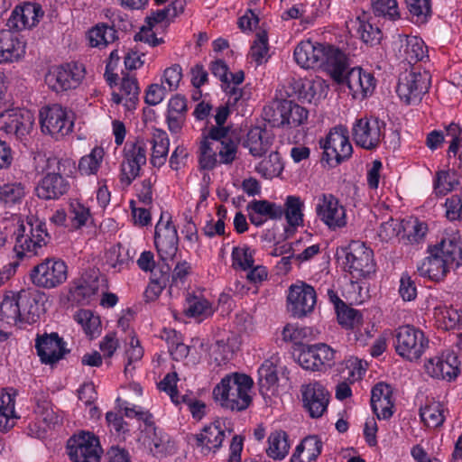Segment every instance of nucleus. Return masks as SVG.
I'll return each instance as SVG.
<instances>
[{
    "label": "nucleus",
    "instance_id": "nucleus-17",
    "mask_svg": "<svg viewBox=\"0 0 462 462\" xmlns=\"http://www.w3.org/2000/svg\"><path fill=\"white\" fill-rule=\"evenodd\" d=\"M319 218L331 230L346 225V209L332 194H322L316 205Z\"/></svg>",
    "mask_w": 462,
    "mask_h": 462
},
{
    "label": "nucleus",
    "instance_id": "nucleus-9",
    "mask_svg": "<svg viewBox=\"0 0 462 462\" xmlns=\"http://www.w3.org/2000/svg\"><path fill=\"white\" fill-rule=\"evenodd\" d=\"M67 448L73 462H100L103 453L98 438L88 431L71 437L68 440Z\"/></svg>",
    "mask_w": 462,
    "mask_h": 462
},
{
    "label": "nucleus",
    "instance_id": "nucleus-52",
    "mask_svg": "<svg viewBox=\"0 0 462 462\" xmlns=\"http://www.w3.org/2000/svg\"><path fill=\"white\" fill-rule=\"evenodd\" d=\"M232 262L234 268H240L243 271L251 269L254 263V252L246 245L244 247H234Z\"/></svg>",
    "mask_w": 462,
    "mask_h": 462
},
{
    "label": "nucleus",
    "instance_id": "nucleus-50",
    "mask_svg": "<svg viewBox=\"0 0 462 462\" xmlns=\"http://www.w3.org/2000/svg\"><path fill=\"white\" fill-rule=\"evenodd\" d=\"M259 385L261 390L268 391L278 382L277 369L273 362L265 360L258 370Z\"/></svg>",
    "mask_w": 462,
    "mask_h": 462
},
{
    "label": "nucleus",
    "instance_id": "nucleus-5",
    "mask_svg": "<svg viewBox=\"0 0 462 462\" xmlns=\"http://www.w3.org/2000/svg\"><path fill=\"white\" fill-rule=\"evenodd\" d=\"M324 150L323 159L335 167L348 160L353 152L352 144L349 142L348 131L342 125L332 128L324 141H320Z\"/></svg>",
    "mask_w": 462,
    "mask_h": 462
},
{
    "label": "nucleus",
    "instance_id": "nucleus-60",
    "mask_svg": "<svg viewBox=\"0 0 462 462\" xmlns=\"http://www.w3.org/2000/svg\"><path fill=\"white\" fill-rule=\"evenodd\" d=\"M238 141L231 138L228 141H223L218 143L216 149L218 150L220 162L229 164L236 160L237 152Z\"/></svg>",
    "mask_w": 462,
    "mask_h": 462
},
{
    "label": "nucleus",
    "instance_id": "nucleus-1",
    "mask_svg": "<svg viewBox=\"0 0 462 462\" xmlns=\"http://www.w3.org/2000/svg\"><path fill=\"white\" fill-rule=\"evenodd\" d=\"M294 59L304 69L324 66L334 80H340L346 63V55L338 48L310 41L300 42L296 46Z\"/></svg>",
    "mask_w": 462,
    "mask_h": 462
},
{
    "label": "nucleus",
    "instance_id": "nucleus-3",
    "mask_svg": "<svg viewBox=\"0 0 462 462\" xmlns=\"http://www.w3.org/2000/svg\"><path fill=\"white\" fill-rule=\"evenodd\" d=\"M345 261L344 268L353 278H368L375 272L373 251L364 243L353 241L343 250Z\"/></svg>",
    "mask_w": 462,
    "mask_h": 462
},
{
    "label": "nucleus",
    "instance_id": "nucleus-14",
    "mask_svg": "<svg viewBox=\"0 0 462 462\" xmlns=\"http://www.w3.org/2000/svg\"><path fill=\"white\" fill-rule=\"evenodd\" d=\"M34 116L31 111L22 108L5 109L0 112V130L22 139L32 129Z\"/></svg>",
    "mask_w": 462,
    "mask_h": 462
},
{
    "label": "nucleus",
    "instance_id": "nucleus-54",
    "mask_svg": "<svg viewBox=\"0 0 462 462\" xmlns=\"http://www.w3.org/2000/svg\"><path fill=\"white\" fill-rule=\"evenodd\" d=\"M15 245L14 251L18 258H23L26 254L31 255H36L39 254V250L43 245H36V240L30 237L28 235H15Z\"/></svg>",
    "mask_w": 462,
    "mask_h": 462
},
{
    "label": "nucleus",
    "instance_id": "nucleus-8",
    "mask_svg": "<svg viewBox=\"0 0 462 462\" xmlns=\"http://www.w3.org/2000/svg\"><path fill=\"white\" fill-rule=\"evenodd\" d=\"M430 85V74L424 70L415 71L413 69L402 73L396 92L399 97L407 105L418 103Z\"/></svg>",
    "mask_w": 462,
    "mask_h": 462
},
{
    "label": "nucleus",
    "instance_id": "nucleus-24",
    "mask_svg": "<svg viewBox=\"0 0 462 462\" xmlns=\"http://www.w3.org/2000/svg\"><path fill=\"white\" fill-rule=\"evenodd\" d=\"M429 255L417 266L420 276L434 281L443 279L451 268L435 245L429 246Z\"/></svg>",
    "mask_w": 462,
    "mask_h": 462
},
{
    "label": "nucleus",
    "instance_id": "nucleus-28",
    "mask_svg": "<svg viewBox=\"0 0 462 462\" xmlns=\"http://www.w3.org/2000/svg\"><path fill=\"white\" fill-rule=\"evenodd\" d=\"M14 235H28L36 240V245H46L48 234L44 228V224L35 218L33 216L27 217L25 219L19 220L17 229Z\"/></svg>",
    "mask_w": 462,
    "mask_h": 462
},
{
    "label": "nucleus",
    "instance_id": "nucleus-2",
    "mask_svg": "<svg viewBox=\"0 0 462 462\" xmlns=\"http://www.w3.org/2000/svg\"><path fill=\"white\" fill-rule=\"evenodd\" d=\"M253 380L244 374L226 375L214 388L213 395L217 402L226 409L241 411L248 408L252 402L249 394Z\"/></svg>",
    "mask_w": 462,
    "mask_h": 462
},
{
    "label": "nucleus",
    "instance_id": "nucleus-20",
    "mask_svg": "<svg viewBox=\"0 0 462 462\" xmlns=\"http://www.w3.org/2000/svg\"><path fill=\"white\" fill-rule=\"evenodd\" d=\"M300 392L303 406L309 411L310 417H321L327 411L329 402V393L318 382L302 385Z\"/></svg>",
    "mask_w": 462,
    "mask_h": 462
},
{
    "label": "nucleus",
    "instance_id": "nucleus-25",
    "mask_svg": "<svg viewBox=\"0 0 462 462\" xmlns=\"http://www.w3.org/2000/svg\"><path fill=\"white\" fill-rule=\"evenodd\" d=\"M25 53V43L10 30L0 31V63L14 62Z\"/></svg>",
    "mask_w": 462,
    "mask_h": 462
},
{
    "label": "nucleus",
    "instance_id": "nucleus-10",
    "mask_svg": "<svg viewBox=\"0 0 462 462\" xmlns=\"http://www.w3.org/2000/svg\"><path fill=\"white\" fill-rule=\"evenodd\" d=\"M146 143L140 139L125 144L120 178L124 185L129 186L139 176L141 167L146 163Z\"/></svg>",
    "mask_w": 462,
    "mask_h": 462
},
{
    "label": "nucleus",
    "instance_id": "nucleus-36",
    "mask_svg": "<svg viewBox=\"0 0 462 462\" xmlns=\"http://www.w3.org/2000/svg\"><path fill=\"white\" fill-rule=\"evenodd\" d=\"M402 48V57L410 64L422 60L427 52L424 42L417 36H407Z\"/></svg>",
    "mask_w": 462,
    "mask_h": 462
},
{
    "label": "nucleus",
    "instance_id": "nucleus-45",
    "mask_svg": "<svg viewBox=\"0 0 462 462\" xmlns=\"http://www.w3.org/2000/svg\"><path fill=\"white\" fill-rule=\"evenodd\" d=\"M328 86L326 81L320 78L306 80L301 84L300 95L304 99L311 102L312 99L325 97Z\"/></svg>",
    "mask_w": 462,
    "mask_h": 462
},
{
    "label": "nucleus",
    "instance_id": "nucleus-59",
    "mask_svg": "<svg viewBox=\"0 0 462 462\" xmlns=\"http://www.w3.org/2000/svg\"><path fill=\"white\" fill-rule=\"evenodd\" d=\"M123 251L120 245L112 246L106 253V263L109 267L120 271L128 263L127 255Z\"/></svg>",
    "mask_w": 462,
    "mask_h": 462
},
{
    "label": "nucleus",
    "instance_id": "nucleus-29",
    "mask_svg": "<svg viewBox=\"0 0 462 462\" xmlns=\"http://www.w3.org/2000/svg\"><path fill=\"white\" fill-rule=\"evenodd\" d=\"M445 408L439 402L428 400L424 406L420 408V417L429 428H438L445 421Z\"/></svg>",
    "mask_w": 462,
    "mask_h": 462
},
{
    "label": "nucleus",
    "instance_id": "nucleus-46",
    "mask_svg": "<svg viewBox=\"0 0 462 462\" xmlns=\"http://www.w3.org/2000/svg\"><path fill=\"white\" fill-rule=\"evenodd\" d=\"M187 302L185 313L189 317L203 319L213 313L211 305L206 299L193 296L189 297Z\"/></svg>",
    "mask_w": 462,
    "mask_h": 462
},
{
    "label": "nucleus",
    "instance_id": "nucleus-35",
    "mask_svg": "<svg viewBox=\"0 0 462 462\" xmlns=\"http://www.w3.org/2000/svg\"><path fill=\"white\" fill-rule=\"evenodd\" d=\"M152 152L151 163L154 167H161L165 163L169 152V138L167 134L162 130H155L152 135Z\"/></svg>",
    "mask_w": 462,
    "mask_h": 462
},
{
    "label": "nucleus",
    "instance_id": "nucleus-40",
    "mask_svg": "<svg viewBox=\"0 0 462 462\" xmlns=\"http://www.w3.org/2000/svg\"><path fill=\"white\" fill-rule=\"evenodd\" d=\"M120 91L125 96L124 106L127 110H134L139 101L140 88L137 79L132 76H125L121 82Z\"/></svg>",
    "mask_w": 462,
    "mask_h": 462
},
{
    "label": "nucleus",
    "instance_id": "nucleus-7",
    "mask_svg": "<svg viewBox=\"0 0 462 462\" xmlns=\"http://www.w3.org/2000/svg\"><path fill=\"white\" fill-rule=\"evenodd\" d=\"M395 337L396 352L410 361L418 360L429 345L424 333L411 325L398 328Z\"/></svg>",
    "mask_w": 462,
    "mask_h": 462
},
{
    "label": "nucleus",
    "instance_id": "nucleus-16",
    "mask_svg": "<svg viewBox=\"0 0 462 462\" xmlns=\"http://www.w3.org/2000/svg\"><path fill=\"white\" fill-rule=\"evenodd\" d=\"M54 161L57 163V171L47 172L35 188L36 195L41 199H58L70 189L69 180L61 175V166H64V162L56 159Z\"/></svg>",
    "mask_w": 462,
    "mask_h": 462
},
{
    "label": "nucleus",
    "instance_id": "nucleus-55",
    "mask_svg": "<svg viewBox=\"0 0 462 462\" xmlns=\"http://www.w3.org/2000/svg\"><path fill=\"white\" fill-rule=\"evenodd\" d=\"M409 12L417 18V23H425L431 14L430 0H406Z\"/></svg>",
    "mask_w": 462,
    "mask_h": 462
},
{
    "label": "nucleus",
    "instance_id": "nucleus-32",
    "mask_svg": "<svg viewBox=\"0 0 462 462\" xmlns=\"http://www.w3.org/2000/svg\"><path fill=\"white\" fill-rule=\"evenodd\" d=\"M269 447L266 449L268 457L274 460H282L289 453L290 444L288 435L283 430L272 432L268 437Z\"/></svg>",
    "mask_w": 462,
    "mask_h": 462
},
{
    "label": "nucleus",
    "instance_id": "nucleus-48",
    "mask_svg": "<svg viewBox=\"0 0 462 462\" xmlns=\"http://www.w3.org/2000/svg\"><path fill=\"white\" fill-rule=\"evenodd\" d=\"M16 15L26 22L25 29L35 26L39 18L42 17L43 11L42 6L36 3H25L22 6H16Z\"/></svg>",
    "mask_w": 462,
    "mask_h": 462
},
{
    "label": "nucleus",
    "instance_id": "nucleus-27",
    "mask_svg": "<svg viewBox=\"0 0 462 462\" xmlns=\"http://www.w3.org/2000/svg\"><path fill=\"white\" fill-rule=\"evenodd\" d=\"M271 145L272 138L265 130L258 127L251 129L244 142V146L248 148L249 152L254 157H260L264 154Z\"/></svg>",
    "mask_w": 462,
    "mask_h": 462
},
{
    "label": "nucleus",
    "instance_id": "nucleus-13",
    "mask_svg": "<svg viewBox=\"0 0 462 462\" xmlns=\"http://www.w3.org/2000/svg\"><path fill=\"white\" fill-rule=\"evenodd\" d=\"M47 296L43 291L37 289H26L18 292V302L20 308V324H34L41 315L45 312V301Z\"/></svg>",
    "mask_w": 462,
    "mask_h": 462
},
{
    "label": "nucleus",
    "instance_id": "nucleus-47",
    "mask_svg": "<svg viewBox=\"0 0 462 462\" xmlns=\"http://www.w3.org/2000/svg\"><path fill=\"white\" fill-rule=\"evenodd\" d=\"M268 35L265 31H261L256 33V38L254 41L251 49L250 55L252 59L256 62L257 65H261L268 60Z\"/></svg>",
    "mask_w": 462,
    "mask_h": 462
},
{
    "label": "nucleus",
    "instance_id": "nucleus-57",
    "mask_svg": "<svg viewBox=\"0 0 462 462\" xmlns=\"http://www.w3.org/2000/svg\"><path fill=\"white\" fill-rule=\"evenodd\" d=\"M298 452L307 451L308 459L314 461L320 455L322 450V442L317 436H308L296 447Z\"/></svg>",
    "mask_w": 462,
    "mask_h": 462
},
{
    "label": "nucleus",
    "instance_id": "nucleus-39",
    "mask_svg": "<svg viewBox=\"0 0 462 462\" xmlns=\"http://www.w3.org/2000/svg\"><path fill=\"white\" fill-rule=\"evenodd\" d=\"M74 319L90 337L99 335L101 331L100 319L90 310H79L76 312Z\"/></svg>",
    "mask_w": 462,
    "mask_h": 462
},
{
    "label": "nucleus",
    "instance_id": "nucleus-6",
    "mask_svg": "<svg viewBox=\"0 0 462 462\" xmlns=\"http://www.w3.org/2000/svg\"><path fill=\"white\" fill-rule=\"evenodd\" d=\"M42 132L56 139L72 132L74 123L66 108L59 104L45 106L39 113Z\"/></svg>",
    "mask_w": 462,
    "mask_h": 462
},
{
    "label": "nucleus",
    "instance_id": "nucleus-56",
    "mask_svg": "<svg viewBox=\"0 0 462 462\" xmlns=\"http://www.w3.org/2000/svg\"><path fill=\"white\" fill-rule=\"evenodd\" d=\"M34 411L48 426H54L61 421L60 415L54 411L52 405L47 401L37 402Z\"/></svg>",
    "mask_w": 462,
    "mask_h": 462
},
{
    "label": "nucleus",
    "instance_id": "nucleus-23",
    "mask_svg": "<svg viewBox=\"0 0 462 462\" xmlns=\"http://www.w3.org/2000/svg\"><path fill=\"white\" fill-rule=\"evenodd\" d=\"M435 246L452 269L462 265V233L459 230H446L440 242Z\"/></svg>",
    "mask_w": 462,
    "mask_h": 462
},
{
    "label": "nucleus",
    "instance_id": "nucleus-22",
    "mask_svg": "<svg viewBox=\"0 0 462 462\" xmlns=\"http://www.w3.org/2000/svg\"><path fill=\"white\" fill-rule=\"evenodd\" d=\"M382 125L377 119L361 118L357 120L353 128L356 144L366 150L375 148L382 137Z\"/></svg>",
    "mask_w": 462,
    "mask_h": 462
},
{
    "label": "nucleus",
    "instance_id": "nucleus-38",
    "mask_svg": "<svg viewBox=\"0 0 462 462\" xmlns=\"http://www.w3.org/2000/svg\"><path fill=\"white\" fill-rule=\"evenodd\" d=\"M247 210L263 215L265 219H282L283 217L282 206L268 200H253L247 205Z\"/></svg>",
    "mask_w": 462,
    "mask_h": 462
},
{
    "label": "nucleus",
    "instance_id": "nucleus-44",
    "mask_svg": "<svg viewBox=\"0 0 462 462\" xmlns=\"http://www.w3.org/2000/svg\"><path fill=\"white\" fill-rule=\"evenodd\" d=\"M104 153V149L97 146L92 149L88 155L83 156L79 163V170L81 174H96L99 169Z\"/></svg>",
    "mask_w": 462,
    "mask_h": 462
},
{
    "label": "nucleus",
    "instance_id": "nucleus-33",
    "mask_svg": "<svg viewBox=\"0 0 462 462\" xmlns=\"http://www.w3.org/2000/svg\"><path fill=\"white\" fill-rule=\"evenodd\" d=\"M88 38L91 47L102 49L114 42L117 36L113 26L98 23L88 31Z\"/></svg>",
    "mask_w": 462,
    "mask_h": 462
},
{
    "label": "nucleus",
    "instance_id": "nucleus-21",
    "mask_svg": "<svg viewBox=\"0 0 462 462\" xmlns=\"http://www.w3.org/2000/svg\"><path fill=\"white\" fill-rule=\"evenodd\" d=\"M35 347L42 363L53 365L60 360L65 353V342L58 333L37 335Z\"/></svg>",
    "mask_w": 462,
    "mask_h": 462
},
{
    "label": "nucleus",
    "instance_id": "nucleus-41",
    "mask_svg": "<svg viewBox=\"0 0 462 462\" xmlns=\"http://www.w3.org/2000/svg\"><path fill=\"white\" fill-rule=\"evenodd\" d=\"M20 315L18 294L5 296L0 303V320L18 324L20 323Z\"/></svg>",
    "mask_w": 462,
    "mask_h": 462
},
{
    "label": "nucleus",
    "instance_id": "nucleus-49",
    "mask_svg": "<svg viewBox=\"0 0 462 462\" xmlns=\"http://www.w3.org/2000/svg\"><path fill=\"white\" fill-rule=\"evenodd\" d=\"M336 312L338 323L346 328H353L362 322V315L346 304L339 305Z\"/></svg>",
    "mask_w": 462,
    "mask_h": 462
},
{
    "label": "nucleus",
    "instance_id": "nucleus-64",
    "mask_svg": "<svg viewBox=\"0 0 462 462\" xmlns=\"http://www.w3.org/2000/svg\"><path fill=\"white\" fill-rule=\"evenodd\" d=\"M310 335L309 328H298L287 324L282 329V337L285 341L292 342L295 345H301L302 341Z\"/></svg>",
    "mask_w": 462,
    "mask_h": 462
},
{
    "label": "nucleus",
    "instance_id": "nucleus-51",
    "mask_svg": "<svg viewBox=\"0 0 462 462\" xmlns=\"http://www.w3.org/2000/svg\"><path fill=\"white\" fill-rule=\"evenodd\" d=\"M214 143L210 142L208 138L200 143L199 147V164L204 170H212L217 162V149L213 147Z\"/></svg>",
    "mask_w": 462,
    "mask_h": 462
},
{
    "label": "nucleus",
    "instance_id": "nucleus-58",
    "mask_svg": "<svg viewBox=\"0 0 462 462\" xmlns=\"http://www.w3.org/2000/svg\"><path fill=\"white\" fill-rule=\"evenodd\" d=\"M210 355L217 365H221L228 361L233 356V351L227 341L224 339L217 340L210 347Z\"/></svg>",
    "mask_w": 462,
    "mask_h": 462
},
{
    "label": "nucleus",
    "instance_id": "nucleus-4",
    "mask_svg": "<svg viewBox=\"0 0 462 462\" xmlns=\"http://www.w3.org/2000/svg\"><path fill=\"white\" fill-rule=\"evenodd\" d=\"M68 267L64 261L47 258L35 265L30 272V279L38 288L54 289L66 282Z\"/></svg>",
    "mask_w": 462,
    "mask_h": 462
},
{
    "label": "nucleus",
    "instance_id": "nucleus-43",
    "mask_svg": "<svg viewBox=\"0 0 462 462\" xmlns=\"http://www.w3.org/2000/svg\"><path fill=\"white\" fill-rule=\"evenodd\" d=\"M459 184L457 173L454 171H440L437 172L434 180V189L438 195H446L454 190Z\"/></svg>",
    "mask_w": 462,
    "mask_h": 462
},
{
    "label": "nucleus",
    "instance_id": "nucleus-19",
    "mask_svg": "<svg viewBox=\"0 0 462 462\" xmlns=\"http://www.w3.org/2000/svg\"><path fill=\"white\" fill-rule=\"evenodd\" d=\"M459 365L458 357L454 353L447 352L430 358L425 364V370L432 378L452 382L460 374Z\"/></svg>",
    "mask_w": 462,
    "mask_h": 462
},
{
    "label": "nucleus",
    "instance_id": "nucleus-15",
    "mask_svg": "<svg viewBox=\"0 0 462 462\" xmlns=\"http://www.w3.org/2000/svg\"><path fill=\"white\" fill-rule=\"evenodd\" d=\"M288 311L295 318H303L312 312L317 302L314 288L306 283L291 285L287 296Z\"/></svg>",
    "mask_w": 462,
    "mask_h": 462
},
{
    "label": "nucleus",
    "instance_id": "nucleus-62",
    "mask_svg": "<svg viewBox=\"0 0 462 462\" xmlns=\"http://www.w3.org/2000/svg\"><path fill=\"white\" fill-rule=\"evenodd\" d=\"M358 32L362 41L365 43L378 44L382 39V32L378 27H374L370 23L359 22Z\"/></svg>",
    "mask_w": 462,
    "mask_h": 462
},
{
    "label": "nucleus",
    "instance_id": "nucleus-63",
    "mask_svg": "<svg viewBox=\"0 0 462 462\" xmlns=\"http://www.w3.org/2000/svg\"><path fill=\"white\" fill-rule=\"evenodd\" d=\"M446 217L450 221H462V195H452L445 202Z\"/></svg>",
    "mask_w": 462,
    "mask_h": 462
},
{
    "label": "nucleus",
    "instance_id": "nucleus-37",
    "mask_svg": "<svg viewBox=\"0 0 462 462\" xmlns=\"http://www.w3.org/2000/svg\"><path fill=\"white\" fill-rule=\"evenodd\" d=\"M255 170L265 179L279 176L283 170L281 155L277 152H271L267 158L259 162Z\"/></svg>",
    "mask_w": 462,
    "mask_h": 462
},
{
    "label": "nucleus",
    "instance_id": "nucleus-12",
    "mask_svg": "<svg viewBox=\"0 0 462 462\" xmlns=\"http://www.w3.org/2000/svg\"><path fill=\"white\" fill-rule=\"evenodd\" d=\"M84 75L85 69L81 64L68 63L50 71L45 77V82L49 88L59 93L77 88Z\"/></svg>",
    "mask_w": 462,
    "mask_h": 462
},
{
    "label": "nucleus",
    "instance_id": "nucleus-31",
    "mask_svg": "<svg viewBox=\"0 0 462 462\" xmlns=\"http://www.w3.org/2000/svg\"><path fill=\"white\" fill-rule=\"evenodd\" d=\"M25 197V187L21 182L5 183L0 186V206L11 208L21 204Z\"/></svg>",
    "mask_w": 462,
    "mask_h": 462
},
{
    "label": "nucleus",
    "instance_id": "nucleus-34",
    "mask_svg": "<svg viewBox=\"0 0 462 462\" xmlns=\"http://www.w3.org/2000/svg\"><path fill=\"white\" fill-rule=\"evenodd\" d=\"M282 111L286 128H296L308 119V110L291 100H283Z\"/></svg>",
    "mask_w": 462,
    "mask_h": 462
},
{
    "label": "nucleus",
    "instance_id": "nucleus-26",
    "mask_svg": "<svg viewBox=\"0 0 462 462\" xmlns=\"http://www.w3.org/2000/svg\"><path fill=\"white\" fill-rule=\"evenodd\" d=\"M197 446L202 448V452L216 451L225 439V430L221 428L220 421L216 420L205 426L201 432L195 435Z\"/></svg>",
    "mask_w": 462,
    "mask_h": 462
},
{
    "label": "nucleus",
    "instance_id": "nucleus-53",
    "mask_svg": "<svg viewBox=\"0 0 462 462\" xmlns=\"http://www.w3.org/2000/svg\"><path fill=\"white\" fill-rule=\"evenodd\" d=\"M372 9L376 16H383L390 20L399 17L396 0H372Z\"/></svg>",
    "mask_w": 462,
    "mask_h": 462
},
{
    "label": "nucleus",
    "instance_id": "nucleus-18",
    "mask_svg": "<svg viewBox=\"0 0 462 462\" xmlns=\"http://www.w3.org/2000/svg\"><path fill=\"white\" fill-rule=\"evenodd\" d=\"M164 212H162L159 222L155 226L154 244L160 257L165 261L171 258L178 246V234L176 227L172 225L171 217L163 223Z\"/></svg>",
    "mask_w": 462,
    "mask_h": 462
},
{
    "label": "nucleus",
    "instance_id": "nucleus-61",
    "mask_svg": "<svg viewBox=\"0 0 462 462\" xmlns=\"http://www.w3.org/2000/svg\"><path fill=\"white\" fill-rule=\"evenodd\" d=\"M89 217V209L78 201H72L69 205V218L72 226L79 228L84 226Z\"/></svg>",
    "mask_w": 462,
    "mask_h": 462
},
{
    "label": "nucleus",
    "instance_id": "nucleus-42",
    "mask_svg": "<svg viewBox=\"0 0 462 462\" xmlns=\"http://www.w3.org/2000/svg\"><path fill=\"white\" fill-rule=\"evenodd\" d=\"M348 69V64H347V59L346 58V63L344 66V69H342V74L340 80H335L338 84L344 85L346 84L347 88H349V91L354 98H359L360 97V89L361 85L359 84L360 81V73L362 69L360 68H353L349 70Z\"/></svg>",
    "mask_w": 462,
    "mask_h": 462
},
{
    "label": "nucleus",
    "instance_id": "nucleus-11",
    "mask_svg": "<svg viewBox=\"0 0 462 462\" xmlns=\"http://www.w3.org/2000/svg\"><path fill=\"white\" fill-rule=\"evenodd\" d=\"M336 353V350L323 343L305 346L298 356V363L306 370L323 371L334 365Z\"/></svg>",
    "mask_w": 462,
    "mask_h": 462
},
{
    "label": "nucleus",
    "instance_id": "nucleus-30",
    "mask_svg": "<svg viewBox=\"0 0 462 462\" xmlns=\"http://www.w3.org/2000/svg\"><path fill=\"white\" fill-rule=\"evenodd\" d=\"M303 208L304 203L298 196H288L285 199L283 209V217L290 227L296 229L298 226H303Z\"/></svg>",
    "mask_w": 462,
    "mask_h": 462
}]
</instances>
